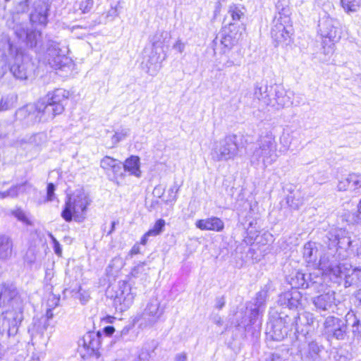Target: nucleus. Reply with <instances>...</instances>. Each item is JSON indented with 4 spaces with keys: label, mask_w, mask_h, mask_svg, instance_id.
Listing matches in <instances>:
<instances>
[{
    "label": "nucleus",
    "mask_w": 361,
    "mask_h": 361,
    "mask_svg": "<svg viewBox=\"0 0 361 361\" xmlns=\"http://www.w3.org/2000/svg\"><path fill=\"white\" fill-rule=\"evenodd\" d=\"M9 307L0 316V333L10 336L17 334L23 319V301L16 286L10 283L0 284V307Z\"/></svg>",
    "instance_id": "f257e3e1"
},
{
    "label": "nucleus",
    "mask_w": 361,
    "mask_h": 361,
    "mask_svg": "<svg viewBox=\"0 0 361 361\" xmlns=\"http://www.w3.org/2000/svg\"><path fill=\"white\" fill-rule=\"evenodd\" d=\"M329 241V250L321 256L318 267L322 270V261L328 256L331 264H342L341 261L346 260L358 254L360 241L355 235L343 228H332L327 233Z\"/></svg>",
    "instance_id": "f03ea898"
},
{
    "label": "nucleus",
    "mask_w": 361,
    "mask_h": 361,
    "mask_svg": "<svg viewBox=\"0 0 361 361\" xmlns=\"http://www.w3.org/2000/svg\"><path fill=\"white\" fill-rule=\"evenodd\" d=\"M281 7V1L276 4V8L280 10L274 17L271 29V37L275 43V46H286L292 42L293 29L290 17L288 8Z\"/></svg>",
    "instance_id": "7ed1b4c3"
},
{
    "label": "nucleus",
    "mask_w": 361,
    "mask_h": 361,
    "mask_svg": "<svg viewBox=\"0 0 361 361\" xmlns=\"http://www.w3.org/2000/svg\"><path fill=\"white\" fill-rule=\"evenodd\" d=\"M90 200L82 189H78L67 196L64 208L61 212L62 218L67 222L74 219L82 221L85 217Z\"/></svg>",
    "instance_id": "20e7f679"
},
{
    "label": "nucleus",
    "mask_w": 361,
    "mask_h": 361,
    "mask_svg": "<svg viewBox=\"0 0 361 361\" xmlns=\"http://www.w3.org/2000/svg\"><path fill=\"white\" fill-rule=\"evenodd\" d=\"M328 256L324 257L321 265L323 272L329 275L332 280L338 282L339 279H344L345 286L349 287L353 284H361V269H352L348 263L331 264Z\"/></svg>",
    "instance_id": "39448f33"
},
{
    "label": "nucleus",
    "mask_w": 361,
    "mask_h": 361,
    "mask_svg": "<svg viewBox=\"0 0 361 361\" xmlns=\"http://www.w3.org/2000/svg\"><path fill=\"white\" fill-rule=\"evenodd\" d=\"M258 147L253 151L250 158L252 164L262 162L264 167L271 165L276 161V142L271 133L262 135L257 141Z\"/></svg>",
    "instance_id": "423d86ee"
},
{
    "label": "nucleus",
    "mask_w": 361,
    "mask_h": 361,
    "mask_svg": "<svg viewBox=\"0 0 361 361\" xmlns=\"http://www.w3.org/2000/svg\"><path fill=\"white\" fill-rule=\"evenodd\" d=\"M240 145L238 136L230 134L217 141H215L212 151V159L215 161L234 159L238 156Z\"/></svg>",
    "instance_id": "0eeeda50"
},
{
    "label": "nucleus",
    "mask_w": 361,
    "mask_h": 361,
    "mask_svg": "<svg viewBox=\"0 0 361 361\" xmlns=\"http://www.w3.org/2000/svg\"><path fill=\"white\" fill-rule=\"evenodd\" d=\"M24 109L38 122L49 121L63 113L60 106H54L44 98L36 103L25 106Z\"/></svg>",
    "instance_id": "6e6552de"
},
{
    "label": "nucleus",
    "mask_w": 361,
    "mask_h": 361,
    "mask_svg": "<svg viewBox=\"0 0 361 361\" xmlns=\"http://www.w3.org/2000/svg\"><path fill=\"white\" fill-rule=\"evenodd\" d=\"M5 49L7 50L9 57L12 59L10 67L11 73L16 79L27 80L30 73L28 69L30 64L23 61V54L21 49L8 39L5 43Z\"/></svg>",
    "instance_id": "1a4fd4ad"
},
{
    "label": "nucleus",
    "mask_w": 361,
    "mask_h": 361,
    "mask_svg": "<svg viewBox=\"0 0 361 361\" xmlns=\"http://www.w3.org/2000/svg\"><path fill=\"white\" fill-rule=\"evenodd\" d=\"M6 25L14 31L16 36L25 42L27 47H36L41 39V32L36 30H30L26 23H17L16 18L7 19Z\"/></svg>",
    "instance_id": "9d476101"
},
{
    "label": "nucleus",
    "mask_w": 361,
    "mask_h": 361,
    "mask_svg": "<svg viewBox=\"0 0 361 361\" xmlns=\"http://www.w3.org/2000/svg\"><path fill=\"white\" fill-rule=\"evenodd\" d=\"M164 310L160 309V302L157 298H152L147 303L143 313L137 316L134 321L139 322L142 328L153 326L163 314Z\"/></svg>",
    "instance_id": "9b49d317"
},
{
    "label": "nucleus",
    "mask_w": 361,
    "mask_h": 361,
    "mask_svg": "<svg viewBox=\"0 0 361 361\" xmlns=\"http://www.w3.org/2000/svg\"><path fill=\"white\" fill-rule=\"evenodd\" d=\"M324 331L337 340H344L347 333L346 322L334 316L327 317L323 324Z\"/></svg>",
    "instance_id": "f8f14e48"
},
{
    "label": "nucleus",
    "mask_w": 361,
    "mask_h": 361,
    "mask_svg": "<svg viewBox=\"0 0 361 361\" xmlns=\"http://www.w3.org/2000/svg\"><path fill=\"white\" fill-rule=\"evenodd\" d=\"M49 9L48 0H36L33 4V8L30 15V20L32 25L33 26H45L47 23Z\"/></svg>",
    "instance_id": "ddd939ff"
},
{
    "label": "nucleus",
    "mask_w": 361,
    "mask_h": 361,
    "mask_svg": "<svg viewBox=\"0 0 361 361\" xmlns=\"http://www.w3.org/2000/svg\"><path fill=\"white\" fill-rule=\"evenodd\" d=\"M291 92H287L281 85H273V92L271 97L270 105L276 109L289 106L293 104L291 100Z\"/></svg>",
    "instance_id": "4468645a"
},
{
    "label": "nucleus",
    "mask_w": 361,
    "mask_h": 361,
    "mask_svg": "<svg viewBox=\"0 0 361 361\" xmlns=\"http://www.w3.org/2000/svg\"><path fill=\"white\" fill-rule=\"evenodd\" d=\"M135 297V293L132 291L130 286L123 281L120 286V289L116 296L114 302L116 305H118V309L121 311H125L133 305Z\"/></svg>",
    "instance_id": "2eb2a0df"
},
{
    "label": "nucleus",
    "mask_w": 361,
    "mask_h": 361,
    "mask_svg": "<svg viewBox=\"0 0 361 361\" xmlns=\"http://www.w3.org/2000/svg\"><path fill=\"white\" fill-rule=\"evenodd\" d=\"M240 35L238 33H233L232 31L222 32L220 37H216L213 40L214 51L220 49L222 53H226L238 43Z\"/></svg>",
    "instance_id": "dca6fc26"
},
{
    "label": "nucleus",
    "mask_w": 361,
    "mask_h": 361,
    "mask_svg": "<svg viewBox=\"0 0 361 361\" xmlns=\"http://www.w3.org/2000/svg\"><path fill=\"white\" fill-rule=\"evenodd\" d=\"M336 22L329 18H323L319 22V28L321 35L323 37L329 38L331 41H335L340 37L338 35V30L336 26Z\"/></svg>",
    "instance_id": "f3484780"
},
{
    "label": "nucleus",
    "mask_w": 361,
    "mask_h": 361,
    "mask_svg": "<svg viewBox=\"0 0 361 361\" xmlns=\"http://www.w3.org/2000/svg\"><path fill=\"white\" fill-rule=\"evenodd\" d=\"M273 92V85H268L263 81L257 82L255 86L254 97L257 99L263 106H268L271 103V97Z\"/></svg>",
    "instance_id": "a211bd4d"
},
{
    "label": "nucleus",
    "mask_w": 361,
    "mask_h": 361,
    "mask_svg": "<svg viewBox=\"0 0 361 361\" xmlns=\"http://www.w3.org/2000/svg\"><path fill=\"white\" fill-rule=\"evenodd\" d=\"M101 337L102 334L100 331L97 332H87L82 338V345L85 348L90 350V355H96L98 356V351L101 347Z\"/></svg>",
    "instance_id": "6ab92c4d"
},
{
    "label": "nucleus",
    "mask_w": 361,
    "mask_h": 361,
    "mask_svg": "<svg viewBox=\"0 0 361 361\" xmlns=\"http://www.w3.org/2000/svg\"><path fill=\"white\" fill-rule=\"evenodd\" d=\"M312 302L316 309L319 311H327L336 305L335 293L329 291L321 294L312 299Z\"/></svg>",
    "instance_id": "aec40b11"
},
{
    "label": "nucleus",
    "mask_w": 361,
    "mask_h": 361,
    "mask_svg": "<svg viewBox=\"0 0 361 361\" xmlns=\"http://www.w3.org/2000/svg\"><path fill=\"white\" fill-rule=\"evenodd\" d=\"M195 226L202 231H214L216 232H221L224 228L223 221L215 216L198 220L196 221Z\"/></svg>",
    "instance_id": "412c9836"
},
{
    "label": "nucleus",
    "mask_w": 361,
    "mask_h": 361,
    "mask_svg": "<svg viewBox=\"0 0 361 361\" xmlns=\"http://www.w3.org/2000/svg\"><path fill=\"white\" fill-rule=\"evenodd\" d=\"M100 166L106 173L112 172L114 177L122 176V163L118 159L106 156L100 161Z\"/></svg>",
    "instance_id": "4be33fe9"
},
{
    "label": "nucleus",
    "mask_w": 361,
    "mask_h": 361,
    "mask_svg": "<svg viewBox=\"0 0 361 361\" xmlns=\"http://www.w3.org/2000/svg\"><path fill=\"white\" fill-rule=\"evenodd\" d=\"M68 97V92L63 89H56L52 92H49L44 99L54 106H60L63 112L64 102H66Z\"/></svg>",
    "instance_id": "5701e85b"
},
{
    "label": "nucleus",
    "mask_w": 361,
    "mask_h": 361,
    "mask_svg": "<svg viewBox=\"0 0 361 361\" xmlns=\"http://www.w3.org/2000/svg\"><path fill=\"white\" fill-rule=\"evenodd\" d=\"M166 54L162 48L152 47L148 59L147 60V66L149 69L151 66H154L155 68H160L161 63L166 59Z\"/></svg>",
    "instance_id": "b1692460"
},
{
    "label": "nucleus",
    "mask_w": 361,
    "mask_h": 361,
    "mask_svg": "<svg viewBox=\"0 0 361 361\" xmlns=\"http://www.w3.org/2000/svg\"><path fill=\"white\" fill-rule=\"evenodd\" d=\"M289 330L290 328L284 325L282 319H279L272 324L271 331L269 333L271 334L273 340L279 341L287 336Z\"/></svg>",
    "instance_id": "393cba45"
},
{
    "label": "nucleus",
    "mask_w": 361,
    "mask_h": 361,
    "mask_svg": "<svg viewBox=\"0 0 361 361\" xmlns=\"http://www.w3.org/2000/svg\"><path fill=\"white\" fill-rule=\"evenodd\" d=\"M13 252V241L6 235H0V260L8 259Z\"/></svg>",
    "instance_id": "a878e982"
},
{
    "label": "nucleus",
    "mask_w": 361,
    "mask_h": 361,
    "mask_svg": "<svg viewBox=\"0 0 361 361\" xmlns=\"http://www.w3.org/2000/svg\"><path fill=\"white\" fill-rule=\"evenodd\" d=\"M128 171L130 175L140 177L141 171L140 169V158L137 156H131L128 158L124 164H122V169Z\"/></svg>",
    "instance_id": "bb28decb"
},
{
    "label": "nucleus",
    "mask_w": 361,
    "mask_h": 361,
    "mask_svg": "<svg viewBox=\"0 0 361 361\" xmlns=\"http://www.w3.org/2000/svg\"><path fill=\"white\" fill-rule=\"evenodd\" d=\"M319 250L314 243L308 242L303 247V257L308 264H316Z\"/></svg>",
    "instance_id": "cd10ccee"
},
{
    "label": "nucleus",
    "mask_w": 361,
    "mask_h": 361,
    "mask_svg": "<svg viewBox=\"0 0 361 361\" xmlns=\"http://www.w3.org/2000/svg\"><path fill=\"white\" fill-rule=\"evenodd\" d=\"M16 5L12 13L11 16L8 18H13L14 16L16 18L17 23H25L20 20V14L25 13L29 8L30 0H16L15 1Z\"/></svg>",
    "instance_id": "c85d7f7f"
},
{
    "label": "nucleus",
    "mask_w": 361,
    "mask_h": 361,
    "mask_svg": "<svg viewBox=\"0 0 361 361\" xmlns=\"http://www.w3.org/2000/svg\"><path fill=\"white\" fill-rule=\"evenodd\" d=\"M18 97L14 94H8L1 97L0 100V112L13 109L17 102Z\"/></svg>",
    "instance_id": "c756f323"
},
{
    "label": "nucleus",
    "mask_w": 361,
    "mask_h": 361,
    "mask_svg": "<svg viewBox=\"0 0 361 361\" xmlns=\"http://www.w3.org/2000/svg\"><path fill=\"white\" fill-rule=\"evenodd\" d=\"M2 54L0 56V78H2L11 67L12 59L9 57L7 50L5 49V44L3 47Z\"/></svg>",
    "instance_id": "7c9ffc66"
},
{
    "label": "nucleus",
    "mask_w": 361,
    "mask_h": 361,
    "mask_svg": "<svg viewBox=\"0 0 361 361\" xmlns=\"http://www.w3.org/2000/svg\"><path fill=\"white\" fill-rule=\"evenodd\" d=\"M314 320L315 319L313 314L308 312H304L301 317H299L300 324L307 326L305 330H301L302 332L305 331V335L309 334L312 331L314 328H312V326L314 322Z\"/></svg>",
    "instance_id": "2f4dec72"
},
{
    "label": "nucleus",
    "mask_w": 361,
    "mask_h": 361,
    "mask_svg": "<svg viewBox=\"0 0 361 361\" xmlns=\"http://www.w3.org/2000/svg\"><path fill=\"white\" fill-rule=\"evenodd\" d=\"M290 284L295 288H307L309 287L305 274L300 271H297L295 276L290 278Z\"/></svg>",
    "instance_id": "473e14b6"
},
{
    "label": "nucleus",
    "mask_w": 361,
    "mask_h": 361,
    "mask_svg": "<svg viewBox=\"0 0 361 361\" xmlns=\"http://www.w3.org/2000/svg\"><path fill=\"white\" fill-rule=\"evenodd\" d=\"M347 321L353 319L352 333L353 336L357 340L361 339V324L360 320L356 317L354 314L348 313L346 315Z\"/></svg>",
    "instance_id": "72a5a7b5"
},
{
    "label": "nucleus",
    "mask_w": 361,
    "mask_h": 361,
    "mask_svg": "<svg viewBox=\"0 0 361 361\" xmlns=\"http://www.w3.org/2000/svg\"><path fill=\"white\" fill-rule=\"evenodd\" d=\"M228 13L233 21H240L245 15V8L240 5L232 4L229 6Z\"/></svg>",
    "instance_id": "f704fd0d"
},
{
    "label": "nucleus",
    "mask_w": 361,
    "mask_h": 361,
    "mask_svg": "<svg viewBox=\"0 0 361 361\" xmlns=\"http://www.w3.org/2000/svg\"><path fill=\"white\" fill-rule=\"evenodd\" d=\"M167 36L168 33L166 32H157L151 39L152 47L164 49V45L165 44Z\"/></svg>",
    "instance_id": "c9c22d12"
},
{
    "label": "nucleus",
    "mask_w": 361,
    "mask_h": 361,
    "mask_svg": "<svg viewBox=\"0 0 361 361\" xmlns=\"http://www.w3.org/2000/svg\"><path fill=\"white\" fill-rule=\"evenodd\" d=\"M341 4L345 12H356L361 6V0H341Z\"/></svg>",
    "instance_id": "e433bc0d"
},
{
    "label": "nucleus",
    "mask_w": 361,
    "mask_h": 361,
    "mask_svg": "<svg viewBox=\"0 0 361 361\" xmlns=\"http://www.w3.org/2000/svg\"><path fill=\"white\" fill-rule=\"evenodd\" d=\"M130 133V129L122 128L115 132L114 135L111 137V142L113 147L116 145L119 142L124 140Z\"/></svg>",
    "instance_id": "4c0bfd02"
},
{
    "label": "nucleus",
    "mask_w": 361,
    "mask_h": 361,
    "mask_svg": "<svg viewBox=\"0 0 361 361\" xmlns=\"http://www.w3.org/2000/svg\"><path fill=\"white\" fill-rule=\"evenodd\" d=\"M286 202L290 208L298 209L303 204V200L299 195L296 196L294 194L287 197Z\"/></svg>",
    "instance_id": "58836bf2"
},
{
    "label": "nucleus",
    "mask_w": 361,
    "mask_h": 361,
    "mask_svg": "<svg viewBox=\"0 0 361 361\" xmlns=\"http://www.w3.org/2000/svg\"><path fill=\"white\" fill-rule=\"evenodd\" d=\"M12 214L18 221H21L24 224L27 225V226L32 225V221H30V219H29V217L27 216L26 213L23 210H22L20 209H17L12 212Z\"/></svg>",
    "instance_id": "ea45409f"
},
{
    "label": "nucleus",
    "mask_w": 361,
    "mask_h": 361,
    "mask_svg": "<svg viewBox=\"0 0 361 361\" xmlns=\"http://www.w3.org/2000/svg\"><path fill=\"white\" fill-rule=\"evenodd\" d=\"M165 224L166 223L164 219H160L157 220L153 228L147 231V235H152V236H157L159 235L162 232Z\"/></svg>",
    "instance_id": "a19ab883"
},
{
    "label": "nucleus",
    "mask_w": 361,
    "mask_h": 361,
    "mask_svg": "<svg viewBox=\"0 0 361 361\" xmlns=\"http://www.w3.org/2000/svg\"><path fill=\"white\" fill-rule=\"evenodd\" d=\"M350 190H356L361 188V174L352 173L348 175Z\"/></svg>",
    "instance_id": "79ce46f5"
},
{
    "label": "nucleus",
    "mask_w": 361,
    "mask_h": 361,
    "mask_svg": "<svg viewBox=\"0 0 361 361\" xmlns=\"http://www.w3.org/2000/svg\"><path fill=\"white\" fill-rule=\"evenodd\" d=\"M180 185H178L176 182L169 190V199L166 202H175L177 200V193L179 191Z\"/></svg>",
    "instance_id": "37998d69"
},
{
    "label": "nucleus",
    "mask_w": 361,
    "mask_h": 361,
    "mask_svg": "<svg viewBox=\"0 0 361 361\" xmlns=\"http://www.w3.org/2000/svg\"><path fill=\"white\" fill-rule=\"evenodd\" d=\"M93 0H82L80 4V10L83 13H89L93 8Z\"/></svg>",
    "instance_id": "c03bdc74"
},
{
    "label": "nucleus",
    "mask_w": 361,
    "mask_h": 361,
    "mask_svg": "<svg viewBox=\"0 0 361 361\" xmlns=\"http://www.w3.org/2000/svg\"><path fill=\"white\" fill-rule=\"evenodd\" d=\"M267 297V291L266 290H262L259 291L256 295V306L261 307L265 302Z\"/></svg>",
    "instance_id": "a18cd8bd"
},
{
    "label": "nucleus",
    "mask_w": 361,
    "mask_h": 361,
    "mask_svg": "<svg viewBox=\"0 0 361 361\" xmlns=\"http://www.w3.org/2000/svg\"><path fill=\"white\" fill-rule=\"evenodd\" d=\"M309 354L311 357H316L320 352V348L315 342H310L308 345Z\"/></svg>",
    "instance_id": "49530a36"
},
{
    "label": "nucleus",
    "mask_w": 361,
    "mask_h": 361,
    "mask_svg": "<svg viewBox=\"0 0 361 361\" xmlns=\"http://www.w3.org/2000/svg\"><path fill=\"white\" fill-rule=\"evenodd\" d=\"M337 187L339 191H346L348 190H350V185L349 183L348 176L340 180Z\"/></svg>",
    "instance_id": "de8ad7c7"
},
{
    "label": "nucleus",
    "mask_w": 361,
    "mask_h": 361,
    "mask_svg": "<svg viewBox=\"0 0 361 361\" xmlns=\"http://www.w3.org/2000/svg\"><path fill=\"white\" fill-rule=\"evenodd\" d=\"M145 264L140 263L137 266L134 267L131 271V275L134 277H138L139 275L145 271Z\"/></svg>",
    "instance_id": "09e8293b"
},
{
    "label": "nucleus",
    "mask_w": 361,
    "mask_h": 361,
    "mask_svg": "<svg viewBox=\"0 0 361 361\" xmlns=\"http://www.w3.org/2000/svg\"><path fill=\"white\" fill-rule=\"evenodd\" d=\"M77 298L80 300L82 304H85L90 299V295L87 291L82 290L80 288Z\"/></svg>",
    "instance_id": "8fccbe9b"
},
{
    "label": "nucleus",
    "mask_w": 361,
    "mask_h": 361,
    "mask_svg": "<svg viewBox=\"0 0 361 361\" xmlns=\"http://www.w3.org/2000/svg\"><path fill=\"white\" fill-rule=\"evenodd\" d=\"M49 237L51 238V239L52 240V242L54 243V250L55 253L57 255L61 256V253H62V250H61L60 243L51 233L49 234Z\"/></svg>",
    "instance_id": "3c124183"
},
{
    "label": "nucleus",
    "mask_w": 361,
    "mask_h": 361,
    "mask_svg": "<svg viewBox=\"0 0 361 361\" xmlns=\"http://www.w3.org/2000/svg\"><path fill=\"white\" fill-rule=\"evenodd\" d=\"M54 191L55 185L51 183H49L47 188V201H52L54 200Z\"/></svg>",
    "instance_id": "603ef678"
},
{
    "label": "nucleus",
    "mask_w": 361,
    "mask_h": 361,
    "mask_svg": "<svg viewBox=\"0 0 361 361\" xmlns=\"http://www.w3.org/2000/svg\"><path fill=\"white\" fill-rule=\"evenodd\" d=\"M16 187H19L18 192L20 195L27 192L32 188V185L27 182H25L23 183L16 185Z\"/></svg>",
    "instance_id": "864d4df0"
},
{
    "label": "nucleus",
    "mask_w": 361,
    "mask_h": 361,
    "mask_svg": "<svg viewBox=\"0 0 361 361\" xmlns=\"http://www.w3.org/2000/svg\"><path fill=\"white\" fill-rule=\"evenodd\" d=\"M293 294L299 295V293L298 291H295L294 293H286L284 298L288 300V305L295 306L297 305L298 300L293 299Z\"/></svg>",
    "instance_id": "5fc2aeb1"
},
{
    "label": "nucleus",
    "mask_w": 361,
    "mask_h": 361,
    "mask_svg": "<svg viewBox=\"0 0 361 361\" xmlns=\"http://www.w3.org/2000/svg\"><path fill=\"white\" fill-rule=\"evenodd\" d=\"M290 135L289 134H284L280 138L281 143L286 147V149H288L290 146Z\"/></svg>",
    "instance_id": "6e6d98bb"
},
{
    "label": "nucleus",
    "mask_w": 361,
    "mask_h": 361,
    "mask_svg": "<svg viewBox=\"0 0 361 361\" xmlns=\"http://www.w3.org/2000/svg\"><path fill=\"white\" fill-rule=\"evenodd\" d=\"M18 189L19 187H16V185H13L7 190V195H9V197H16L19 195Z\"/></svg>",
    "instance_id": "4d7b16f0"
},
{
    "label": "nucleus",
    "mask_w": 361,
    "mask_h": 361,
    "mask_svg": "<svg viewBox=\"0 0 361 361\" xmlns=\"http://www.w3.org/2000/svg\"><path fill=\"white\" fill-rule=\"evenodd\" d=\"M185 43H183L180 39H178L173 44V48L178 52L182 53L185 49Z\"/></svg>",
    "instance_id": "13d9d810"
},
{
    "label": "nucleus",
    "mask_w": 361,
    "mask_h": 361,
    "mask_svg": "<svg viewBox=\"0 0 361 361\" xmlns=\"http://www.w3.org/2000/svg\"><path fill=\"white\" fill-rule=\"evenodd\" d=\"M259 307H255V308L252 309L251 310V312H250V322L252 324H254V320L258 317L259 315Z\"/></svg>",
    "instance_id": "bf43d9fd"
},
{
    "label": "nucleus",
    "mask_w": 361,
    "mask_h": 361,
    "mask_svg": "<svg viewBox=\"0 0 361 361\" xmlns=\"http://www.w3.org/2000/svg\"><path fill=\"white\" fill-rule=\"evenodd\" d=\"M164 189L160 185L156 186L153 190V194L154 196L161 197L164 194Z\"/></svg>",
    "instance_id": "052dcab7"
},
{
    "label": "nucleus",
    "mask_w": 361,
    "mask_h": 361,
    "mask_svg": "<svg viewBox=\"0 0 361 361\" xmlns=\"http://www.w3.org/2000/svg\"><path fill=\"white\" fill-rule=\"evenodd\" d=\"M225 305V299L224 297H219L216 299V305L215 307L221 310Z\"/></svg>",
    "instance_id": "680f3d73"
},
{
    "label": "nucleus",
    "mask_w": 361,
    "mask_h": 361,
    "mask_svg": "<svg viewBox=\"0 0 361 361\" xmlns=\"http://www.w3.org/2000/svg\"><path fill=\"white\" fill-rule=\"evenodd\" d=\"M188 357L186 353H180L176 355L175 361H187Z\"/></svg>",
    "instance_id": "e2e57ef3"
},
{
    "label": "nucleus",
    "mask_w": 361,
    "mask_h": 361,
    "mask_svg": "<svg viewBox=\"0 0 361 361\" xmlns=\"http://www.w3.org/2000/svg\"><path fill=\"white\" fill-rule=\"evenodd\" d=\"M115 329L111 326H107L104 329V333L108 336L112 335Z\"/></svg>",
    "instance_id": "0e129e2a"
},
{
    "label": "nucleus",
    "mask_w": 361,
    "mask_h": 361,
    "mask_svg": "<svg viewBox=\"0 0 361 361\" xmlns=\"http://www.w3.org/2000/svg\"><path fill=\"white\" fill-rule=\"evenodd\" d=\"M140 253V246L137 244H135L133 246L130 251V255H134Z\"/></svg>",
    "instance_id": "69168bd1"
},
{
    "label": "nucleus",
    "mask_w": 361,
    "mask_h": 361,
    "mask_svg": "<svg viewBox=\"0 0 361 361\" xmlns=\"http://www.w3.org/2000/svg\"><path fill=\"white\" fill-rule=\"evenodd\" d=\"M152 236V235H147V232L142 237L140 240V243L142 245H145L148 240V238Z\"/></svg>",
    "instance_id": "338daca9"
},
{
    "label": "nucleus",
    "mask_w": 361,
    "mask_h": 361,
    "mask_svg": "<svg viewBox=\"0 0 361 361\" xmlns=\"http://www.w3.org/2000/svg\"><path fill=\"white\" fill-rule=\"evenodd\" d=\"M43 135L42 134H36L33 137H30V142H36L37 139L41 140Z\"/></svg>",
    "instance_id": "774afa93"
}]
</instances>
